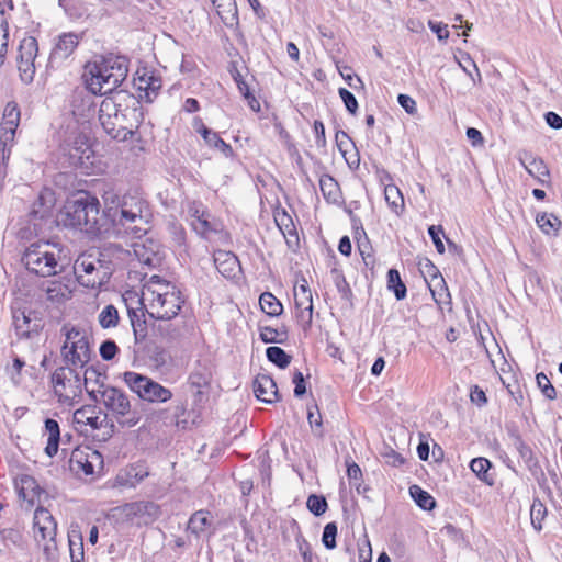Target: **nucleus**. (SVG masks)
<instances>
[{
  "label": "nucleus",
  "instance_id": "1",
  "mask_svg": "<svg viewBox=\"0 0 562 562\" xmlns=\"http://www.w3.org/2000/svg\"><path fill=\"white\" fill-rule=\"evenodd\" d=\"M138 105V100L124 90L105 97L99 108V121L104 132L113 139H128L136 127Z\"/></svg>",
  "mask_w": 562,
  "mask_h": 562
},
{
  "label": "nucleus",
  "instance_id": "2",
  "mask_svg": "<svg viewBox=\"0 0 562 562\" xmlns=\"http://www.w3.org/2000/svg\"><path fill=\"white\" fill-rule=\"evenodd\" d=\"M130 60L113 53L97 54L83 67L86 88L93 94L115 93L128 74Z\"/></svg>",
  "mask_w": 562,
  "mask_h": 562
},
{
  "label": "nucleus",
  "instance_id": "3",
  "mask_svg": "<svg viewBox=\"0 0 562 562\" xmlns=\"http://www.w3.org/2000/svg\"><path fill=\"white\" fill-rule=\"evenodd\" d=\"M21 261L33 274L42 278L63 273L71 262L69 251L59 243H32L22 254Z\"/></svg>",
  "mask_w": 562,
  "mask_h": 562
},
{
  "label": "nucleus",
  "instance_id": "4",
  "mask_svg": "<svg viewBox=\"0 0 562 562\" xmlns=\"http://www.w3.org/2000/svg\"><path fill=\"white\" fill-rule=\"evenodd\" d=\"M64 224L93 237L110 232L108 220L100 214L99 200L89 194L67 202L64 209Z\"/></svg>",
  "mask_w": 562,
  "mask_h": 562
},
{
  "label": "nucleus",
  "instance_id": "5",
  "mask_svg": "<svg viewBox=\"0 0 562 562\" xmlns=\"http://www.w3.org/2000/svg\"><path fill=\"white\" fill-rule=\"evenodd\" d=\"M150 216L148 203L144 199L125 194L121 207L113 212L109 226L116 234L124 233L140 238L148 231Z\"/></svg>",
  "mask_w": 562,
  "mask_h": 562
},
{
  "label": "nucleus",
  "instance_id": "6",
  "mask_svg": "<svg viewBox=\"0 0 562 562\" xmlns=\"http://www.w3.org/2000/svg\"><path fill=\"white\" fill-rule=\"evenodd\" d=\"M60 331L65 336L60 349L64 362L75 368H85L90 362L92 355L88 330L65 324Z\"/></svg>",
  "mask_w": 562,
  "mask_h": 562
},
{
  "label": "nucleus",
  "instance_id": "7",
  "mask_svg": "<svg viewBox=\"0 0 562 562\" xmlns=\"http://www.w3.org/2000/svg\"><path fill=\"white\" fill-rule=\"evenodd\" d=\"M148 314L153 318L172 319L184 303L181 292L171 283H162L150 292Z\"/></svg>",
  "mask_w": 562,
  "mask_h": 562
},
{
  "label": "nucleus",
  "instance_id": "8",
  "mask_svg": "<svg viewBox=\"0 0 562 562\" xmlns=\"http://www.w3.org/2000/svg\"><path fill=\"white\" fill-rule=\"evenodd\" d=\"M101 400L122 427L132 428L140 422V412L132 408L128 396L122 390L106 386L101 392Z\"/></svg>",
  "mask_w": 562,
  "mask_h": 562
},
{
  "label": "nucleus",
  "instance_id": "9",
  "mask_svg": "<svg viewBox=\"0 0 562 562\" xmlns=\"http://www.w3.org/2000/svg\"><path fill=\"white\" fill-rule=\"evenodd\" d=\"M123 381L130 390L144 402L160 404L172 398L171 390L165 387L147 375H143L134 371H127L123 374Z\"/></svg>",
  "mask_w": 562,
  "mask_h": 562
},
{
  "label": "nucleus",
  "instance_id": "10",
  "mask_svg": "<svg viewBox=\"0 0 562 562\" xmlns=\"http://www.w3.org/2000/svg\"><path fill=\"white\" fill-rule=\"evenodd\" d=\"M71 366L58 367L52 374V384L58 402L71 405L81 395V379Z\"/></svg>",
  "mask_w": 562,
  "mask_h": 562
},
{
  "label": "nucleus",
  "instance_id": "11",
  "mask_svg": "<svg viewBox=\"0 0 562 562\" xmlns=\"http://www.w3.org/2000/svg\"><path fill=\"white\" fill-rule=\"evenodd\" d=\"M74 273L79 284L90 289L100 288L109 280V273L92 254L78 256L74 263Z\"/></svg>",
  "mask_w": 562,
  "mask_h": 562
},
{
  "label": "nucleus",
  "instance_id": "12",
  "mask_svg": "<svg viewBox=\"0 0 562 562\" xmlns=\"http://www.w3.org/2000/svg\"><path fill=\"white\" fill-rule=\"evenodd\" d=\"M72 423L77 430L87 431L86 427L91 430L106 429L104 436L111 437L113 434V425H109L108 414L95 405H85L74 412Z\"/></svg>",
  "mask_w": 562,
  "mask_h": 562
},
{
  "label": "nucleus",
  "instance_id": "13",
  "mask_svg": "<svg viewBox=\"0 0 562 562\" xmlns=\"http://www.w3.org/2000/svg\"><path fill=\"white\" fill-rule=\"evenodd\" d=\"M37 52L38 45L35 37L29 36L20 42L18 54V69L20 72L21 80L25 83H30L34 79V60L37 56Z\"/></svg>",
  "mask_w": 562,
  "mask_h": 562
},
{
  "label": "nucleus",
  "instance_id": "14",
  "mask_svg": "<svg viewBox=\"0 0 562 562\" xmlns=\"http://www.w3.org/2000/svg\"><path fill=\"white\" fill-rule=\"evenodd\" d=\"M64 150L74 167L88 168L93 164V150L89 138L83 134H78L71 143L66 144Z\"/></svg>",
  "mask_w": 562,
  "mask_h": 562
},
{
  "label": "nucleus",
  "instance_id": "15",
  "mask_svg": "<svg viewBox=\"0 0 562 562\" xmlns=\"http://www.w3.org/2000/svg\"><path fill=\"white\" fill-rule=\"evenodd\" d=\"M79 41V35L72 32L59 35L50 52L49 65L52 67L58 66L66 60L77 48Z\"/></svg>",
  "mask_w": 562,
  "mask_h": 562
},
{
  "label": "nucleus",
  "instance_id": "16",
  "mask_svg": "<svg viewBox=\"0 0 562 562\" xmlns=\"http://www.w3.org/2000/svg\"><path fill=\"white\" fill-rule=\"evenodd\" d=\"M20 122V110L18 106V103L14 101L8 102L2 116L1 122V135H0V144H3L4 146L8 143H12L15 130L19 126Z\"/></svg>",
  "mask_w": 562,
  "mask_h": 562
},
{
  "label": "nucleus",
  "instance_id": "17",
  "mask_svg": "<svg viewBox=\"0 0 562 562\" xmlns=\"http://www.w3.org/2000/svg\"><path fill=\"white\" fill-rule=\"evenodd\" d=\"M133 252L139 263L148 267H156L161 261L160 247L151 239L135 241L133 245Z\"/></svg>",
  "mask_w": 562,
  "mask_h": 562
},
{
  "label": "nucleus",
  "instance_id": "18",
  "mask_svg": "<svg viewBox=\"0 0 562 562\" xmlns=\"http://www.w3.org/2000/svg\"><path fill=\"white\" fill-rule=\"evenodd\" d=\"M213 261L217 271L226 279H233L240 273L239 260L231 251H215L213 255Z\"/></svg>",
  "mask_w": 562,
  "mask_h": 562
},
{
  "label": "nucleus",
  "instance_id": "19",
  "mask_svg": "<svg viewBox=\"0 0 562 562\" xmlns=\"http://www.w3.org/2000/svg\"><path fill=\"white\" fill-rule=\"evenodd\" d=\"M156 324L153 325V329L167 341L179 340L186 334V325L181 319L171 322V319L155 318Z\"/></svg>",
  "mask_w": 562,
  "mask_h": 562
},
{
  "label": "nucleus",
  "instance_id": "20",
  "mask_svg": "<svg viewBox=\"0 0 562 562\" xmlns=\"http://www.w3.org/2000/svg\"><path fill=\"white\" fill-rule=\"evenodd\" d=\"M278 386L274 380L267 374H258L254 381L256 397L266 403H272L278 397Z\"/></svg>",
  "mask_w": 562,
  "mask_h": 562
},
{
  "label": "nucleus",
  "instance_id": "21",
  "mask_svg": "<svg viewBox=\"0 0 562 562\" xmlns=\"http://www.w3.org/2000/svg\"><path fill=\"white\" fill-rule=\"evenodd\" d=\"M295 317L302 324V326H308L312 323L313 315V301L312 293H295Z\"/></svg>",
  "mask_w": 562,
  "mask_h": 562
},
{
  "label": "nucleus",
  "instance_id": "22",
  "mask_svg": "<svg viewBox=\"0 0 562 562\" xmlns=\"http://www.w3.org/2000/svg\"><path fill=\"white\" fill-rule=\"evenodd\" d=\"M211 2L225 25L233 26L238 23L235 0H211Z\"/></svg>",
  "mask_w": 562,
  "mask_h": 562
},
{
  "label": "nucleus",
  "instance_id": "23",
  "mask_svg": "<svg viewBox=\"0 0 562 562\" xmlns=\"http://www.w3.org/2000/svg\"><path fill=\"white\" fill-rule=\"evenodd\" d=\"M95 461L102 462L101 454L95 450H91L90 453H83V451L77 449L71 453L70 458V462H76L87 475L93 474Z\"/></svg>",
  "mask_w": 562,
  "mask_h": 562
},
{
  "label": "nucleus",
  "instance_id": "24",
  "mask_svg": "<svg viewBox=\"0 0 562 562\" xmlns=\"http://www.w3.org/2000/svg\"><path fill=\"white\" fill-rule=\"evenodd\" d=\"M521 164L526 168L527 172L535 177L539 183L548 184L549 182L543 179V177H549L550 171L541 158L532 157L531 155L527 156L525 160L520 159Z\"/></svg>",
  "mask_w": 562,
  "mask_h": 562
},
{
  "label": "nucleus",
  "instance_id": "25",
  "mask_svg": "<svg viewBox=\"0 0 562 562\" xmlns=\"http://www.w3.org/2000/svg\"><path fill=\"white\" fill-rule=\"evenodd\" d=\"M16 488L19 491L20 496L33 504L35 501V497L40 495L41 487L35 481L34 477L30 475H21L19 481L16 482Z\"/></svg>",
  "mask_w": 562,
  "mask_h": 562
},
{
  "label": "nucleus",
  "instance_id": "26",
  "mask_svg": "<svg viewBox=\"0 0 562 562\" xmlns=\"http://www.w3.org/2000/svg\"><path fill=\"white\" fill-rule=\"evenodd\" d=\"M138 77L134 79V85L139 91H145L146 97L149 98L150 93L156 94L161 88L160 78L149 74L146 69L142 74L137 71Z\"/></svg>",
  "mask_w": 562,
  "mask_h": 562
},
{
  "label": "nucleus",
  "instance_id": "27",
  "mask_svg": "<svg viewBox=\"0 0 562 562\" xmlns=\"http://www.w3.org/2000/svg\"><path fill=\"white\" fill-rule=\"evenodd\" d=\"M45 430L48 435L45 452L48 457H54L58 451L60 441L59 425L55 419L47 418L45 420Z\"/></svg>",
  "mask_w": 562,
  "mask_h": 562
},
{
  "label": "nucleus",
  "instance_id": "28",
  "mask_svg": "<svg viewBox=\"0 0 562 562\" xmlns=\"http://www.w3.org/2000/svg\"><path fill=\"white\" fill-rule=\"evenodd\" d=\"M128 318L133 328L135 341H143L147 337V324L145 319L144 311L128 308Z\"/></svg>",
  "mask_w": 562,
  "mask_h": 562
},
{
  "label": "nucleus",
  "instance_id": "29",
  "mask_svg": "<svg viewBox=\"0 0 562 562\" xmlns=\"http://www.w3.org/2000/svg\"><path fill=\"white\" fill-rule=\"evenodd\" d=\"M137 504V519L139 524H149L155 521L160 515V507L158 504L150 501H138Z\"/></svg>",
  "mask_w": 562,
  "mask_h": 562
},
{
  "label": "nucleus",
  "instance_id": "30",
  "mask_svg": "<svg viewBox=\"0 0 562 562\" xmlns=\"http://www.w3.org/2000/svg\"><path fill=\"white\" fill-rule=\"evenodd\" d=\"M492 462L483 457L472 459L470 462L471 471L484 483L488 485L494 484V476L490 473Z\"/></svg>",
  "mask_w": 562,
  "mask_h": 562
},
{
  "label": "nucleus",
  "instance_id": "31",
  "mask_svg": "<svg viewBox=\"0 0 562 562\" xmlns=\"http://www.w3.org/2000/svg\"><path fill=\"white\" fill-rule=\"evenodd\" d=\"M31 312L26 314L24 311L13 313V325L16 334L21 337H30L32 331H36L38 325H31Z\"/></svg>",
  "mask_w": 562,
  "mask_h": 562
},
{
  "label": "nucleus",
  "instance_id": "32",
  "mask_svg": "<svg viewBox=\"0 0 562 562\" xmlns=\"http://www.w3.org/2000/svg\"><path fill=\"white\" fill-rule=\"evenodd\" d=\"M333 281L336 285V289L338 293L340 294V297L349 303L350 307L353 306V293L352 290L347 282L342 271L338 268H333L330 271Z\"/></svg>",
  "mask_w": 562,
  "mask_h": 562
},
{
  "label": "nucleus",
  "instance_id": "33",
  "mask_svg": "<svg viewBox=\"0 0 562 562\" xmlns=\"http://www.w3.org/2000/svg\"><path fill=\"white\" fill-rule=\"evenodd\" d=\"M210 525V512L201 509L191 515L188 521V530L196 537H200Z\"/></svg>",
  "mask_w": 562,
  "mask_h": 562
},
{
  "label": "nucleus",
  "instance_id": "34",
  "mask_svg": "<svg viewBox=\"0 0 562 562\" xmlns=\"http://www.w3.org/2000/svg\"><path fill=\"white\" fill-rule=\"evenodd\" d=\"M384 198L392 212L400 215L405 207L401 190L395 184H387L384 188Z\"/></svg>",
  "mask_w": 562,
  "mask_h": 562
},
{
  "label": "nucleus",
  "instance_id": "35",
  "mask_svg": "<svg viewBox=\"0 0 562 562\" xmlns=\"http://www.w3.org/2000/svg\"><path fill=\"white\" fill-rule=\"evenodd\" d=\"M201 133L203 139L205 143L210 146H213L214 148H217L220 151H222L226 157L231 156L232 154V147L225 140H223L220 135L216 132H213L212 130L207 128L206 126L202 125L201 130H199Z\"/></svg>",
  "mask_w": 562,
  "mask_h": 562
},
{
  "label": "nucleus",
  "instance_id": "36",
  "mask_svg": "<svg viewBox=\"0 0 562 562\" xmlns=\"http://www.w3.org/2000/svg\"><path fill=\"white\" fill-rule=\"evenodd\" d=\"M187 413V402L178 401L177 404L172 407L171 414L162 418L165 420L169 419V424L175 425L178 428L187 429L189 427V420L186 418Z\"/></svg>",
  "mask_w": 562,
  "mask_h": 562
},
{
  "label": "nucleus",
  "instance_id": "37",
  "mask_svg": "<svg viewBox=\"0 0 562 562\" xmlns=\"http://www.w3.org/2000/svg\"><path fill=\"white\" fill-rule=\"evenodd\" d=\"M409 494L415 501L416 505L424 510H431L436 507L435 498L418 485L409 487Z\"/></svg>",
  "mask_w": 562,
  "mask_h": 562
},
{
  "label": "nucleus",
  "instance_id": "38",
  "mask_svg": "<svg viewBox=\"0 0 562 562\" xmlns=\"http://www.w3.org/2000/svg\"><path fill=\"white\" fill-rule=\"evenodd\" d=\"M233 78L238 87L239 92L243 94L245 100H247L249 108L258 112L260 110V103L252 94L248 83L244 80L243 76L238 70L235 69L233 72Z\"/></svg>",
  "mask_w": 562,
  "mask_h": 562
},
{
  "label": "nucleus",
  "instance_id": "39",
  "mask_svg": "<svg viewBox=\"0 0 562 562\" xmlns=\"http://www.w3.org/2000/svg\"><path fill=\"white\" fill-rule=\"evenodd\" d=\"M319 187L324 198L329 202H337L340 198V189L331 176H323L319 179Z\"/></svg>",
  "mask_w": 562,
  "mask_h": 562
},
{
  "label": "nucleus",
  "instance_id": "40",
  "mask_svg": "<svg viewBox=\"0 0 562 562\" xmlns=\"http://www.w3.org/2000/svg\"><path fill=\"white\" fill-rule=\"evenodd\" d=\"M387 289L393 291L396 300L398 301L406 297V285L402 281L400 272L394 268L387 271Z\"/></svg>",
  "mask_w": 562,
  "mask_h": 562
},
{
  "label": "nucleus",
  "instance_id": "41",
  "mask_svg": "<svg viewBox=\"0 0 562 562\" xmlns=\"http://www.w3.org/2000/svg\"><path fill=\"white\" fill-rule=\"evenodd\" d=\"M259 305L268 316H278L281 314V301L271 292H263L259 297Z\"/></svg>",
  "mask_w": 562,
  "mask_h": 562
},
{
  "label": "nucleus",
  "instance_id": "42",
  "mask_svg": "<svg viewBox=\"0 0 562 562\" xmlns=\"http://www.w3.org/2000/svg\"><path fill=\"white\" fill-rule=\"evenodd\" d=\"M536 223L538 227L547 235H550L551 233L557 234L561 226V221L553 214L548 213L538 214L536 216Z\"/></svg>",
  "mask_w": 562,
  "mask_h": 562
},
{
  "label": "nucleus",
  "instance_id": "43",
  "mask_svg": "<svg viewBox=\"0 0 562 562\" xmlns=\"http://www.w3.org/2000/svg\"><path fill=\"white\" fill-rule=\"evenodd\" d=\"M138 507L136 502L126 503L121 506L113 508L112 516L116 518L117 521L121 522H131L134 519H137Z\"/></svg>",
  "mask_w": 562,
  "mask_h": 562
},
{
  "label": "nucleus",
  "instance_id": "44",
  "mask_svg": "<svg viewBox=\"0 0 562 562\" xmlns=\"http://www.w3.org/2000/svg\"><path fill=\"white\" fill-rule=\"evenodd\" d=\"M102 199L106 206V211H104L103 216H104V218L105 217L111 218L115 209L121 207L123 196H121L120 193L114 188H109L103 191Z\"/></svg>",
  "mask_w": 562,
  "mask_h": 562
},
{
  "label": "nucleus",
  "instance_id": "45",
  "mask_svg": "<svg viewBox=\"0 0 562 562\" xmlns=\"http://www.w3.org/2000/svg\"><path fill=\"white\" fill-rule=\"evenodd\" d=\"M147 358L150 366L156 369H161L170 360V355L165 348L160 346H153L147 349Z\"/></svg>",
  "mask_w": 562,
  "mask_h": 562
},
{
  "label": "nucleus",
  "instance_id": "46",
  "mask_svg": "<svg viewBox=\"0 0 562 562\" xmlns=\"http://www.w3.org/2000/svg\"><path fill=\"white\" fill-rule=\"evenodd\" d=\"M99 324L102 328L116 327L120 321L119 311L114 305H106L98 316Z\"/></svg>",
  "mask_w": 562,
  "mask_h": 562
},
{
  "label": "nucleus",
  "instance_id": "47",
  "mask_svg": "<svg viewBox=\"0 0 562 562\" xmlns=\"http://www.w3.org/2000/svg\"><path fill=\"white\" fill-rule=\"evenodd\" d=\"M47 300L53 303H60L67 299L68 289L61 282H50L46 290Z\"/></svg>",
  "mask_w": 562,
  "mask_h": 562
},
{
  "label": "nucleus",
  "instance_id": "48",
  "mask_svg": "<svg viewBox=\"0 0 562 562\" xmlns=\"http://www.w3.org/2000/svg\"><path fill=\"white\" fill-rule=\"evenodd\" d=\"M509 436L513 439V445L518 451L519 456L526 461L530 462L533 460L532 449L524 441L517 430H510Z\"/></svg>",
  "mask_w": 562,
  "mask_h": 562
},
{
  "label": "nucleus",
  "instance_id": "49",
  "mask_svg": "<svg viewBox=\"0 0 562 562\" xmlns=\"http://www.w3.org/2000/svg\"><path fill=\"white\" fill-rule=\"evenodd\" d=\"M546 516L547 508L544 504L540 499L536 498L530 508V518L531 524L537 531H540L542 529L541 522L543 521Z\"/></svg>",
  "mask_w": 562,
  "mask_h": 562
},
{
  "label": "nucleus",
  "instance_id": "50",
  "mask_svg": "<svg viewBox=\"0 0 562 562\" xmlns=\"http://www.w3.org/2000/svg\"><path fill=\"white\" fill-rule=\"evenodd\" d=\"M192 216L194 217L192 221V227L198 234L205 236L210 232H216V229L212 227L204 212L200 214L199 211L195 210Z\"/></svg>",
  "mask_w": 562,
  "mask_h": 562
},
{
  "label": "nucleus",
  "instance_id": "51",
  "mask_svg": "<svg viewBox=\"0 0 562 562\" xmlns=\"http://www.w3.org/2000/svg\"><path fill=\"white\" fill-rule=\"evenodd\" d=\"M537 385L540 389L543 396L550 401H553L557 398V390L551 384L549 378L543 373L540 372L536 375Z\"/></svg>",
  "mask_w": 562,
  "mask_h": 562
},
{
  "label": "nucleus",
  "instance_id": "52",
  "mask_svg": "<svg viewBox=\"0 0 562 562\" xmlns=\"http://www.w3.org/2000/svg\"><path fill=\"white\" fill-rule=\"evenodd\" d=\"M306 505L308 510L315 516L323 515L328 507L326 498L323 495L316 494L308 496Z\"/></svg>",
  "mask_w": 562,
  "mask_h": 562
},
{
  "label": "nucleus",
  "instance_id": "53",
  "mask_svg": "<svg viewBox=\"0 0 562 562\" xmlns=\"http://www.w3.org/2000/svg\"><path fill=\"white\" fill-rule=\"evenodd\" d=\"M338 528L336 522H328L325 525L322 536V542L328 550H333L337 547L336 537Z\"/></svg>",
  "mask_w": 562,
  "mask_h": 562
},
{
  "label": "nucleus",
  "instance_id": "54",
  "mask_svg": "<svg viewBox=\"0 0 562 562\" xmlns=\"http://www.w3.org/2000/svg\"><path fill=\"white\" fill-rule=\"evenodd\" d=\"M307 420L314 435L322 437L324 434L323 420L317 405H314V407H308Z\"/></svg>",
  "mask_w": 562,
  "mask_h": 562
},
{
  "label": "nucleus",
  "instance_id": "55",
  "mask_svg": "<svg viewBox=\"0 0 562 562\" xmlns=\"http://www.w3.org/2000/svg\"><path fill=\"white\" fill-rule=\"evenodd\" d=\"M128 476V485L135 486L136 484H139L149 475V472L147 468L143 464H136L132 465L127 471Z\"/></svg>",
  "mask_w": 562,
  "mask_h": 562
},
{
  "label": "nucleus",
  "instance_id": "56",
  "mask_svg": "<svg viewBox=\"0 0 562 562\" xmlns=\"http://www.w3.org/2000/svg\"><path fill=\"white\" fill-rule=\"evenodd\" d=\"M338 94L344 102L346 110L351 114L356 115L359 109L358 101L355 94L346 88H339Z\"/></svg>",
  "mask_w": 562,
  "mask_h": 562
},
{
  "label": "nucleus",
  "instance_id": "57",
  "mask_svg": "<svg viewBox=\"0 0 562 562\" xmlns=\"http://www.w3.org/2000/svg\"><path fill=\"white\" fill-rule=\"evenodd\" d=\"M57 527L55 526H34V537L36 540H48V542L55 543V537Z\"/></svg>",
  "mask_w": 562,
  "mask_h": 562
},
{
  "label": "nucleus",
  "instance_id": "58",
  "mask_svg": "<svg viewBox=\"0 0 562 562\" xmlns=\"http://www.w3.org/2000/svg\"><path fill=\"white\" fill-rule=\"evenodd\" d=\"M55 526L57 524L50 513L45 508H37L34 514V526Z\"/></svg>",
  "mask_w": 562,
  "mask_h": 562
},
{
  "label": "nucleus",
  "instance_id": "59",
  "mask_svg": "<svg viewBox=\"0 0 562 562\" xmlns=\"http://www.w3.org/2000/svg\"><path fill=\"white\" fill-rule=\"evenodd\" d=\"M347 476L349 479L350 484L353 485L358 492H360V481L362 477V471L357 463L347 462Z\"/></svg>",
  "mask_w": 562,
  "mask_h": 562
},
{
  "label": "nucleus",
  "instance_id": "60",
  "mask_svg": "<svg viewBox=\"0 0 562 562\" xmlns=\"http://www.w3.org/2000/svg\"><path fill=\"white\" fill-rule=\"evenodd\" d=\"M99 351L103 360L110 361L115 357L119 348L115 341L108 339L101 344Z\"/></svg>",
  "mask_w": 562,
  "mask_h": 562
},
{
  "label": "nucleus",
  "instance_id": "61",
  "mask_svg": "<svg viewBox=\"0 0 562 562\" xmlns=\"http://www.w3.org/2000/svg\"><path fill=\"white\" fill-rule=\"evenodd\" d=\"M441 233H443V229L440 225H431L428 227V235L430 236L436 250L442 255L445 252V245L440 238Z\"/></svg>",
  "mask_w": 562,
  "mask_h": 562
},
{
  "label": "nucleus",
  "instance_id": "62",
  "mask_svg": "<svg viewBox=\"0 0 562 562\" xmlns=\"http://www.w3.org/2000/svg\"><path fill=\"white\" fill-rule=\"evenodd\" d=\"M292 382L294 384V395L296 397H302L303 395L306 394V382L301 371H294Z\"/></svg>",
  "mask_w": 562,
  "mask_h": 562
},
{
  "label": "nucleus",
  "instance_id": "63",
  "mask_svg": "<svg viewBox=\"0 0 562 562\" xmlns=\"http://www.w3.org/2000/svg\"><path fill=\"white\" fill-rule=\"evenodd\" d=\"M470 400L473 404H476L479 407H482L487 403L486 394L479 385H474L471 387Z\"/></svg>",
  "mask_w": 562,
  "mask_h": 562
},
{
  "label": "nucleus",
  "instance_id": "64",
  "mask_svg": "<svg viewBox=\"0 0 562 562\" xmlns=\"http://www.w3.org/2000/svg\"><path fill=\"white\" fill-rule=\"evenodd\" d=\"M397 102L408 114H415L417 112L416 101L409 95L400 93L397 95Z\"/></svg>",
  "mask_w": 562,
  "mask_h": 562
}]
</instances>
